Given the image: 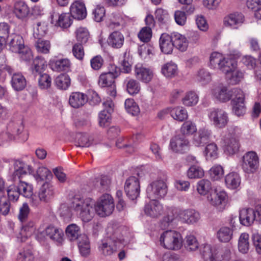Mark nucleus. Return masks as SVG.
Returning a JSON list of instances; mask_svg holds the SVG:
<instances>
[{
	"label": "nucleus",
	"instance_id": "nucleus-41",
	"mask_svg": "<svg viewBox=\"0 0 261 261\" xmlns=\"http://www.w3.org/2000/svg\"><path fill=\"white\" fill-rule=\"evenodd\" d=\"M243 73L240 70L237 69V67L234 68L233 71L228 72L226 75V79L228 82L231 85L238 84L243 77Z\"/></svg>",
	"mask_w": 261,
	"mask_h": 261
},
{
	"label": "nucleus",
	"instance_id": "nucleus-17",
	"mask_svg": "<svg viewBox=\"0 0 261 261\" xmlns=\"http://www.w3.org/2000/svg\"><path fill=\"white\" fill-rule=\"evenodd\" d=\"M169 113L171 116L174 119L178 121H184L188 119V115L187 110L182 107H176L172 108H168L167 110L160 112L158 116L161 118L164 115Z\"/></svg>",
	"mask_w": 261,
	"mask_h": 261
},
{
	"label": "nucleus",
	"instance_id": "nucleus-44",
	"mask_svg": "<svg viewBox=\"0 0 261 261\" xmlns=\"http://www.w3.org/2000/svg\"><path fill=\"white\" fill-rule=\"evenodd\" d=\"M55 84L59 89L66 90L70 85V79L66 74H61L56 78Z\"/></svg>",
	"mask_w": 261,
	"mask_h": 261
},
{
	"label": "nucleus",
	"instance_id": "nucleus-63",
	"mask_svg": "<svg viewBox=\"0 0 261 261\" xmlns=\"http://www.w3.org/2000/svg\"><path fill=\"white\" fill-rule=\"evenodd\" d=\"M73 56L80 61H83L85 56V51L83 45L80 43L73 44L72 49Z\"/></svg>",
	"mask_w": 261,
	"mask_h": 261
},
{
	"label": "nucleus",
	"instance_id": "nucleus-18",
	"mask_svg": "<svg viewBox=\"0 0 261 261\" xmlns=\"http://www.w3.org/2000/svg\"><path fill=\"white\" fill-rule=\"evenodd\" d=\"M212 131L206 128H199L194 135L193 143L196 146H203L208 143L212 137Z\"/></svg>",
	"mask_w": 261,
	"mask_h": 261
},
{
	"label": "nucleus",
	"instance_id": "nucleus-59",
	"mask_svg": "<svg viewBox=\"0 0 261 261\" xmlns=\"http://www.w3.org/2000/svg\"><path fill=\"white\" fill-rule=\"evenodd\" d=\"M196 79L202 84H206L211 81L212 76L208 71L204 69H201L198 71Z\"/></svg>",
	"mask_w": 261,
	"mask_h": 261
},
{
	"label": "nucleus",
	"instance_id": "nucleus-7",
	"mask_svg": "<svg viewBox=\"0 0 261 261\" xmlns=\"http://www.w3.org/2000/svg\"><path fill=\"white\" fill-rule=\"evenodd\" d=\"M208 117L212 124L218 128L225 127L229 121L228 114L222 109H210Z\"/></svg>",
	"mask_w": 261,
	"mask_h": 261
},
{
	"label": "nucleus",
	"instance_id": "nucleus-64",
	"mask_svg": "<svg viewBox=\"0 0 261 261\" xmlns=\"http://www.w3.org/2000/svg\"><path fill=\"white\" fill-rule=\"evenodd\" d=\"M224 174V170L220 165L214 166L210 170V175L214 180H217L220 179Z\"/></svg>",
	"mask_w": 261,
	"mask_h": 261
},
{
	"label": "nucleus",
	"instance_id": "nucleus-6",
	"mask_svg": "<svg viewBox=\"0 0 261 261\" xmlns=\"http://www.w3.org/2000/svg\"><path fill=\"white\" fill-rule=\"evenodd\" d=\"M97 214L101 217L110 215L114 210V202L113 197L106 194L100 197L95 205Z\"/></svg>",
	"mask_w": 261,
	"mask_h": 261
},
{
	"label": "nucleus",
	"instance_id": "nucleus-15",
	"mask_svg": "<svg viewBox=\"0 0 261 261\" xmlns=\"http://www.w3.org/2000/svg\"><path fill=\"white\" fill-rule=\"evenodd\" d=\"M245 17L243 14L234 12L225 16L223 20V25L233 30L238 29L244 22Z\"/></svg>",
	"mask_w": 261,
	"mask_h": 261
},
{
	"label": "nucleus",
	"instance_id": "nucleus-19",
	"mask_svg": "<svg viewBox=\"0 0 261 261\" xmlns=\"http://www.w3.org/2000/svg\"><path fill=\"white\" fill-rule=\"evenodd\" d=\"M144 211L147 216L156 218L162 215L163 212V207L158 201L155 199H151L145 204Z\"/></svg>",
	"mask_w": 261,
	"mask_h": 261
},
{
	"label": "nucleus",
	"instance_id": "nucleus-22",
	"mask_svg": "<svg viewBox=\"0 0 261 261\" xmlns=\"http://www.w3.org/2000/svg\"><path fill=\"white\" fill-rule=\"evenodd\" d=\"M71 16L70 13H64L59 15L55 12H53L50 16L51 22L54 23V21H56V24L63 28H67L72 23Z\"/></svg>",
	"mask_w": 261,
	"mask_h": 261
},
{
	"label": "nucleus",
	"instance_id": "nucleus-37",
	"mask_svg": "<svg viewBox=\"0 0 261 261\" xmlns=\"http://www.w3.org/2000/svg\"><path fill=\"white\" fill-rule=\"evenodd\" d=\"M11 85L15 90L21 91L26 86V80L22 74L15 73L12 76Z\"/></svg>",
	"mask_w": 261,
	"mask_h": 261
},
{
	"label": "nucleus",
	"instance_id": "nucleus-43",
	"mask_svg": "<svg viewBox=\"0 0 261 261\" xmlns=\"http://www.w3.org/2000/svg\"><path fill=\"white\" fill-rule=\"evenodd\" d=\"M199 100L197 94L192 91L187 92L185 97L182 99V103L187 107L196 105Z\"/></svg>",
	"mask_w": 261,
	"mask_h": 261
},
{
	"label": "nucleus",
	"instance_id": "nucleus-11",
	"mask_svg": "<svg viewBox=\"0 0 261 261\" xmlns=\"http://www.w3.org/2000/svg\"><path fill=\"white\" fill-rule=\"evenodd\" d=\"M237 88L229 90L227 86L220 84L212 89V95L214 98L221 102L229 101L234 95V91Z\"/></svg>",
	"mask_w": 261,
	"mask_h": 261
},
{
	"label": "nucleus",
	"instance_id": "nucleus-26",
	"mask_svg": "<svg viewBox=\"0 0 261 261\" xmlns=\"http://www.w3.org/2000/svg\"><path fill=\"white\" fill-rule=\"evenodd\" d=\"M15 170L13 174L14 179L17 177L20 178L22 175L28 173L32 174L33 173V168L31 165H28L21 161H16L14 164Z\"/></svg>",
	"mask_w": 261,
	"mask_h": 261
},
{
	"label": "nucleus",
	"instance_id": "nucleus-2",
	"mask_svg": "<svg viewBox=\"0 0 261 261\" xmlns=\"http://www.w3.org/2000/svg\"><path fill=\"white\" fill-rule=\"evenodd\" d=\"M210 64L211 68L218 69L226 75L229 71H233L237 67V61L233 58L224 57L218 52L211 54L210 57Z\"/></svg>",
	"mask_w": 261,
	"mask_h": 261
},
{
	"label": "nucleus",
	"instance_id": "nucleus-30",
	"mask_svg": "<svg viewBox=\"0 0 261 261\" xmlns=\"http://www.w3.org/2000/svg\"><path fill=\"white\" fill-rule=\"evenodd\" d=\"M8 38L9 49L12 52L17 53L25 46L23 39L20 35L12 34L9 36Z\"/></svg>",
	"mask_w": 261,
	"mask_h": 261
},
{
	"label": "nucleus",
	"instance_id": "nucleus-54",
	"mask_svg": "<svg viewBox=\"0 0 261 261\" xmlns=\"http://www.w3.org/2000/svg\"><path fill=\"white\" fill-rule=\"evenodd\" d=\"M17 261H34V256L30 248L21 249L17 255Z\"/></svg>",
	"mask_w": 261,
	"mask_h": 261
},
{
	"label": "nucleus",
	"instance_id": "nucleus-61",
	"mask_svg": "<svg viewBox=\"0 0 261 261\" xmlns=\"http://www.w3.org/2000/svg\"><path fill=\"white\" fill-rule=\"evenodd\" d=\"M38 85L42 89H47L50 87L51 85V78L46 73L39 74Z\"/></svg>",
	"mask_w": 261,
	"mask_h": 261
},
{
	"label": "nucleus",
	"instance_id": "nucleus-40",
	"mask_svg": "<svg viewBox=\"0 0 261 261\" xmlns=\"http://www.w3.org/2000/svg\"><path fill=\"white\" fill-rule=\"evenodd\" d=\"M200 253L204 261H217L216 253L212 250L210 245H202L200 247Z\"/></svg>",
	"mask_w": 261,
	"mask_h": 261
},
{
	"label": "nucleus",
	"instance_id": "nucleus-24",
	"mask_svg": "<svg viewBox=\"0 0 261 261\" xmlns=\"http://www.w3.org/2000/svg\"><path fill=\"white\" fill-rule=\"evenodd\" d=\"M159 44L161 51L165 54L172 53L174 46L173 36H171L166 33L161 35Z\"/></svg>",
	"mask_w": 261,
	"mask_h": 261
},
{
	"label": "nucleus",
	"instance_id": "nucleus-20",
	"mask_svg": "<svg viewBox=\"0 0 261 261\" xmlns=\"http://www.w3.org/2000/svg\"><path fill=\"white\" fill-rule=\"evenodd\" d=\"M70 14L76 19H84L87 16V11L84 3L80 1H75L70 6Z\"/></svg>",
	"mask_w": 261,
	"mask_h": 261
},
{
	"label": "nucleus",
	"instance_id": "nucleus-57",
	"mask_svg": "<svg viewBox=\"0 0 261 261\" xmlns=\"http://www.w3.org/2000/svg\"><path fill=\"white\" fill-rule=\"evenodd\" d=\"M11 210L13 211V206L11 201L7 199L6 197L0 198V213L4 216L9 214Z\"/></svg>",
	"mask_w": 261,
	"mask_h": 261
},
{
	"label": "nucleus",
	"instance_id": "nucleus-1",
	"mask_svg": "<svg viewBox=\"0 0 261 261\" xmlns=\"http://www.w3.org/2000/svg\"><path fill=\"white\" fill-rule=\"evenodd\" d=\"M93 204L94 202L91 198H84L75 196L70 206L80 216L83 221L87 222L90 221L93 217Z\"/></svg>",
	"mask_w": 261,
	"mask_h": 261
},
{
	"label": "nucleus",
	"instance_id": "nucleus-53",
	"mask_svg": "<svg viewBox=\"0 0 261 261\" xmlns=\"http://www.w3.org/2000/svg\"><path fill=\"white\" fill-rule=\"evenodd\" d=\"M212 189L211 182L210 180L203 179L199 180L197 185V190L201 195H205Z\"/></svg>",
	"mask_w": 261,
	"mask_h": 261
},
{
	"label": "nucleus",
	"instance_id": "nucleus-4",
	"mask_svg": "<svg viewBox=\"0 0 261 261\" xmlns=\"http://www.w3.org/2000/svg\"><path fill=\"white\" fill-rule=\"evenodd\" d=\"M240 129L238 127H231L224 137V149L228 154H234L238 152L240 147Z\"/></svg>",
	"mask_w": 261,
	"mask_h": 261
},
{
	"label": "nucleus",
	"instance_id": "nucleus-38",
	"mask_svg": "<svg viewBox=\"0 0 261 261\" xmlns=\"http://www.w3.org/2000/svg\"><path fill=\"white\" fill-rule=\"evenodd\" d=\"M174 46L181 51L187 50L189 42L185 36L177 33L173 36Z\"/></svg>",
	"mask_w": 261,
	"mask_h": 261
},
{
	"label": "nucleus",
	"instance_id": "nucleus-51",
	"mask_svg": "<svg viewBox=\"0 0 261 261\" xmlns=\"http://www.w3.org/2000/svg\"><path fill=\"white\" fill-rule=\"evenodd\" d=\"M124 106L126 111L133 116H136L140 113L139 106L132 98L126 99Z\"/></svg>",
	"mask_w": 261,
	"mask_h": 261
},
{
	"label": "nucleus",
	"instance_id": "nucleus-56",
	"mask_svg": "<svg viewBox=\"0 0 261 261\" xmlns=\"http://www.w3.org/2000/svg\"><path fill=\"white\" fill-rule=\"evenodd\" d=\"M126 88L127 92L130 95L138 93L141 89L139 83L134 79L128 80L126 82Z\"/></svg>",
	"mask_w": 261,
	"mask_h": 261
},
{
	"label": "nucleus",
	"instance_id": "nucleus-31",
	"mask_svg": "<svg viewBox=\"0 0 261 261\" xmlns=\"http://www.w3.org/2000/svg\"><path fill=\"white\" fill-rule=\"evenodd\" d=\"M13 12L18 19L23 20L29 16L30 11L24 2L18 1L14 4Z\"/></svg>",
	"mask_w": 261,
	"mask_h": 261
},
{
	"label": "nucleus",
	"instance_id": "nucleus-55",
	"mask_svg": "<svg viewBox=\"0 0 261 261\" xmlns=\"http://www.w3.org/2000/svg\"><path fill=\"white\" fill-rule=\"evenodd\" d=\"M6 191L8 200L11 201L12 203L16 202L18 200L20 193V191L19 192L16 185H12L9 186L7 188Z\"/></svg>",
	"mask_w": 261,
	"mask_h": 261
},
{
	"label": "nucleus",
	"instance_id": "nucleus-33",
	"mask_svg": "<svg viewBox=\"0 0 261 261\" xmlns=\"http://www.w3.org/2000/svg\"><path fill=\"white\" fill-rule=\"evenodd\" d=\"M124 41V38L123 34L119 31L112 32L107 40L108 44L115 48H121L123 44Z\"/></svg>",
	"mask_w": 261,
	"mask_h": 261
},
{
	"label": "nucleus",
	"instance_id": "nucleus-42",
	"mask_svg": "<svg viewBox=\"0 0 261 261\" xmlns=\"http://www.w3.org/2000/svg\"><path fill=\"white\" fill-rule=\"evenodd\" d=\"M161 72L166 77H174L177 73V65L172 62L167 63L162 66Z\"/></svg>",
	"mask_w": 261,
	"mask_h": 261
},
{
	"label": "nucleus",
	"instance_id": "nucleus-21",
	"mask_svg": "<svg viewBox=\"0 0 261 261\" xmlns=\"http://www.w3.org/2000/svg\"><path fill=\"white\" fill-rule=\"evenodd\" d=\"M135 74L138 80L145 83L149 82L153 76L151 69L139 64L135 66Z\"/></svg>",
	"mask_w": 261,
	"mask_h": 261
},
{
	"label": "nucleus",
	"instance_id": "nucleus-8",
	"mask_svg": "<svg viewBox=\"0 0 261 261\" xmlns=\"http://www.w3.org/2000/svg\"><path fill=\"white\" fill-rule=\"evenodd\" d=\"M124 189L129 199H137L140 193V184L138 178L135 176L129 177L125 181Z\"/></svg>",
	"mask_w": 261,
	"mask_h": 261
},
{
	"label": "nucleus",
	"instance_id": "nucleus-5",
	"mask_svg": "<svg viewBox=\"0 0 261 261\" xmlns=\"http://www.w3.org/2000/svg\"><path fill=\"white\" fill-rule=\"evenodd\" d=\"M168 187L164 179H157L151 182L147 187L146 195L150 199L163 198L167 193Z\"/></svg>",
	"mask_w": 261,
	"mask_h": 261
},
{
	"label": "nucleus",
	"instance_id": "nucleus-3",
	"mask_svg": "<svg viewBox=\"0 0 261 261\" xmlns=\"http://www.w3.org/2000/svg\"><path fill=\"white\" fill-rule=\"evenodd\" d=\"M160 241L161 246L169 250H178L182 246L181 234L175 230L165 231L161 235Z\"/></svg>",
	"mask_w": 261,
	"mask_h": 261
},
{
	"label": "nucleus",
	"instance_id": "nucleus-48",
	"mask_svg": "<svg viewBox=\"0 0 261 261\" xmlns=\"http://www.w3.org/2000/svg\"><path fill=\"white\" fill-rule=\"evenodd\" d=\"M35 47L39 53L48 54L50 49V43L48 40H44L38 38L35 42Z\"/></svg>",
	"mask_w": 261,
	"mask_h": 261
},
{
	"label": "nucleus",
	"instance_id": "nucleus-47",
	"mask_svg": "<svg viewBox=\"0 0 261 261\" xmlns=\"http://www.w3.org/2000/svg\"><path fill=\"white\" fill-rule=\"evenodd\" d=\"M184 245L188 251H195L199 247V243L196 238L192 234L186 236Z\"/></svg>",
	"mask_w": 261,
	"mask_h": 261
},
{
	"label": "nucleus",
	"instance_id": "nucleus-14",
	"mask_svg": "<svg viewBox=\"0 0 261 261\" xmlns=\"http://www.w3.org/2000/svg\"><path fill=\"white\" fill-rule=\"evenodd\" d=\"M170 147L174 152L184 153L189 150V141L183 136L176 135L170 140Z\"/></svg>",
	"mask_w": 261,
	"mask_h": 261
},
{
	"label": "nucleus",
	"instance_id": "nucleus-52",
	"mask_svg": "<svg viewBox=\"0 0 261 261\" xmlns=\"http://www.w3.org/2000/svg\"><path fill=\"white\" fill-rule=\"evenodd\" d=\"M196 132V124L190 120L185 122L180 127V132L184 136L191 135Z\"/></svg>",
	"mask_w": 261,
	"mask_h": 261
},
{
	"label": "nucleus",
	"instance_id": "nucleus-10",
	"mask_svg": "<svg viewBox=\"0 0 261 261\" xmlns=\"http://www.w3.org/2000/svg\"><path fill=\"white\" fill-rule=\"evenodd\" d=\"M64 232L62 229L53 225L50 224L47 226L43 230L38 233L37 238L42 240L46 237L50 240L58 243H61L63 240Z\"/></svg>",
	"mask_w": 261,
	"mask_h": 261
},
{
	"label": "nucleus",
	"instance_id": "nucleus-60",
	"mask_svg": "<svg viewBox=\"0 0 261 261\" xmlns=\"http://www.w3.org/2000/svg\"><path fill=\"white\" fill-rule=\"evenodd\" d=\"M76 37L77 43H81L83 45L86 43L89 39V32L85 28H80L76 31Z\"/></svg>",
	"mask_w": 261,
	"mask_h": 261
},
{
	"label": "nucleus",
	"instance_id": "nucleus-28",
	"mask_svg": "<svg viewBox=\"0 0 261 261\" xmlns=\"http://www.w3.org/2000/svg\"><path fill=\"white\" fill-rule=\"evenodd\" d=\"M240 223L246 226H250L256 220L255 216L252 208H243L240 211Z\"/></svg>",
	"mask_w": 261,
	"mask_h": 261
},
{
	"label": "nucleus",
	"instance_id": "nucleus-27",
	"mask_svg": "<svg viewBox=\"0 0 261 261\" xmlns=\"http://www.w3.org/2000/svg\"><path fill=\"white\" fill-rule=\"evenodd\" d=\"M55 194V188L49 182L44 183L40 187L38 197L40 201L47 202L51 199Z\"/></svg>",
	"mask_w": 261,
	"mask_h": 261
},
{
	"label": "nucleus",
	"instance_id": "nucleus-32",
	"mask_svg": "<svg viewBox=\"0 0 261 261\" xmlns=\"http://www.w3.org/2000/svg\"><path fill=\"white\" fill-rule=\"evenodd\" d=\"M46 67L47 64L44 59L40 56H37L33 60L31 66V70L32 73L36 76L43 73Z\"/></svg>",
	"mask_w": 261,
	"mask_h": 261
},
{
	"label": "nucleus",
	"instance_id": "nucleus-29",
	"mask_svg": "<svg viewBox=\"0 0 261 261\" xmlns=\"http://www.w3.org/2000/svg\"><path fill=\"white\" fill-rule=\"evenodd\" d=\"M87 101V95L80 92H72L69 98V105L75 109L83 106Z\"/></svg>",
	"mask_w": 261,
	"mask_h": 261
},
{
	"label": "nucleus",
	"instance_id": "nucleus-25",
	"mask_svg": "<svg viewBox=\"0 0 261 261\" xmlns=\"http://www.w3.org/2000/svg\"><path fill=\"white\" fill-rule=\"evenodd\" d=\"M176 208H170L168 210V214L164 217L160 223V227L162 229L173 227L176 225Z\"/></svg>",
	"mask_w": 261,
	"mask_h": 261
},
{
	"label": "nucleus",
	"instance_id": "nucleus-35",
	"mask_svg": "<svg viewBox=\"0 0 261 261\" xmlns=\"http://www.w3.org/2000/svg\"><path fill=\"white\" fill-rule=\"evenodd\" d=\"M78 247L83 256L86 257L90 254L91 251L90 242L86 234H83L79 238Z\"/></svg>",
	"mask_w": 261,
	"mask_h": 261
},
{
	"label": "nucleus",
	"instance_id": "nucleus-9",
	"mask_svg": "<svg viewBox=\"0 0 261 261\" xmlns=\"http://www.w3.org/2000/svg\"><path fill=\"white\" fill-rule=\"evenodd\" d=\"M241 166L246 173L254 172L259 166V159L257 154L254 151H249L245 153L242 158Z\"/></svg>",
	"mask_w": 261,
	"mask_h": 261
},
{
	"label": "nucleus",
	"instance_id": "nucleus-50",
	"mask_svg": "<svg viewBox=\"0 0 261 261\" xmlns=\"http://www.w3.org/2000/svg\"><path fill=\"white\" fill-rule=\"evenodd\" d=\"M217 236L220 241L228 242L232 238V231L228 227H223L217 232Z\"/></svg>",
	"mask_w": 261,
	"mask_h": 261
},
{
	"label": "nucleus",
	"instance_id": "nucleus-62",
	"mask_svg": "<svg viewBox=\"0 0 261 261\" xmlns=\"http://www.w3.org/2000/svg\"><path fill=\"white\" fill-rule=\"evenodd\" d=\"M187 176L190 178H199L204 176V171L198 166H192L187 171Z\"/></svg>",
	"mask_w": 261,
	"mask_h": 261
},
{
	"label": "nucleus",
	"instance_id": "nucleus-16",
	"mask_svg": "<svg viewBox=\"0 0 261 261\" xmlns=\"http://www.w3.org/2000/svg\"><path fill=\"white\" fill-rule=\"evenodd\" d=\"M7 128L12 134H14V137L18 136L22 141L25 142L28 139L29 133L24 129L22 120L10 122Z\"/></svg>",
	"mask_w": 261,
	"mask_h": 261
},
{
	"label": "nucleus",
	"instance_id": "nucleus-36",
	"mask_svg": "<svg viewBox=\"0 0 261 261\" xmlns=\"http://www.w3.org/2000/svg\"><path fill=\"white\" fill-rule=\"evenodd\" d=\"M225 182L228 188L236 189L240 185L241 178L238 173L232 172L226 175Z\"/></svg>",
	"mask_w": 261,
	"mask_h": 261
},
{
	"label": "nucleus",
	"instance_id": "nucleus-49",
	"mask_svg": "<svg viewBox=\"0 0 261 261\" xmlns=\"http://www.w3.org/2000/svg\"><path fill=\"white\" fill-rule=\"evenodd\" d=\"M249 234L247 233H243L241 234L238 243L239 251L243 253H247L249 249Z\"/></svg>",
	"mask_w": 261,
	"mask_h": 261
},
{
	"label": "nucleus",
	"instance_id": "nucleus-46",
	"mask_svg": "<svg viewBox=\"0 0 261 261\" xmlns=\"http://www.w3.org/2000/svg\"><path fill=\"white\" fill-rule=\"evenodd\" d=\"M116 77L107 72L102 73L98 80V84L102 87H110L114 85Z\"/></svg>",
	"mask_w": 261,
	"mask_h": 261
},
{
	"label": "nucleus",
	"instance_id": "nucleus-58",
	"mask_svg": "<svg viewBox=\"0 0 261 261\" xmlns=\"http://www.w3.org/2000/svg\"><path fill=\"white\" fill-rule=\"evenodd\" d=\"M53 174L50 170L44 167L38 168L35 177L37 180H49L52 178Z\"/></svg>",
	"mask_w": 261,
	"mask_h": 261
},
{
	"label": "nucleus",
	"instance_id": "nucleus-34",
	"mask_svg": "<svg viewBox=\"0 0 261 261\" xmlns=\"http://www.w3.org/2000/svg\"><path fill=\"white\" fill-rule=\"evenodd\" d=\"M70 62L68 59H61L53 60L50 62L49 65L51 68L56 71H67L70 67Z\"/></svg>",
	"mask_w": 261,
	"mask_h": 261
},
{
	"label": "nucleus",
	"instance_id": "nucleus-39",
	"mask_svg": "<svg viewBox=\"0 0 261 261\" xmlns=\"http://www.w3.org/2000/svg\"><path fill=\"white\" fill-rule=\"evenodd\" d=\"M67 238L70 241H79V238L83 234H81L80 228L75 224L69 225L65 230Z\"/></svg>",
	"mask_w": 261,
	"mask_h": 261
},
{
	"label": "nucleus",
	"instance_id": "nucleus-23",
	"mask_svg": "<svg viewBox=\"0 0 261 261\" xmlns=\"http://www.w3.org/2000/svg\"><path fill=\"white\" fill-rule=\"evenodd\" d=\"M227 199L226 193L224 191L215 192L207 196V200L211 204L220 208L225 205Z\"/></svg>",
	"mask_w": 261,
	"mask_h": 261
},
{
	"label": "nucleus",
	"instance_id": "nucleus-45",
	"mask_svg": "<svg viewBox=\"0 0 261 261\" xmlns=\"http://www.w3.org/2000/svg\"><path fill=\"white\" fill-rule=\"evenodd\" d=\"M20 195L26 198H31L33 196V187L27 182L19 181L17 186H16Z\"/></svg>",
	"mask_w": 261,
	"mask_h": 261
},
{
	"label": "nucleus",
	"instance_id": "nucleus-12",
	"mask_svg": "<svg viewBox=\"0 0 261 261\" xmlns=\"http://www.w3.org/2000/svg\"><path fill=\"white\" fill-rule=\"evenodd\" d=\"M176 216L182 223L193 224L200 219V214L193 209L178 210L176 208Z\"/></svg>",
	"mask_w": 261,
	"mask_h": 261
},
{
	"label": "nucleus",
	"instance_id": "nucleus-13",
	"mask_svg": "<svg viewBox=\"0 0 261 261\" xmlns=\"http://www.w3.org/2000/svg\"><path fill=\"white\" fill-rule=\"evenodd\" d=\"M245 95L243 91L236 89L234 91V97L231 100L232 111L238 116H243L246 112L244 103Z\"/></svg>",
	"mask_w": 261,
	"mask_h": 261
}]
</instances>
